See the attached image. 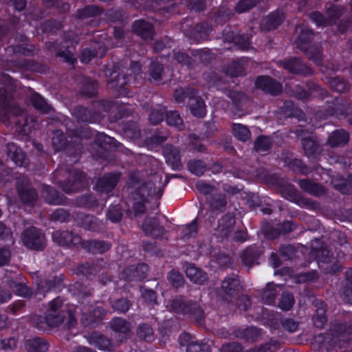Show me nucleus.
Segmentation results:
<instances>
[{
	"mask_svg": "<svg viewBox=\"0 0 352 352\" xmlns=\"http://www.w3.org/2000/svg\"><path fill=\"white\" fill-rule=\"evenodd\" d=\"M16 188L19 197L24 204L32 205L37 198L35 190L30 185L29 179L25 177L17 179Z\"/></svg>",
	"mask_w": 352,
	"mask_h": 352,
	"instance_id": "obj_10",
	"label": "nucleus"
},
{
	"mask_svg": "<svg viewBox=\"0 0 352 352\" xmlns=\"http://www.w3.org/2000/svg\"><path fill=\"white\" fill-rule=\"evenodd\" d=\"M113 139L103 133H98L95 136V142L100 146L107 144H111Z\"/></svg>",
	"mask_w": 352,
	"mask_h": 352,
	"instance_id": "obj_63",
	"label": "nucleus"
},
{
	"mask_svg": "<svg viewBox=\"0 0 352 352\" xmlns=\"http://www.w3.org/2000/svg\"><path fill=\"white\" fill-rule=\"evenodd\" d=\"M283 19V14L280 11L272 13L263 20V28L267 30L275 29Z\"/></svg>",
	"mask_w": 352,
	"mask_h": 352,
	"instance_id": "obj_29",
	"label": "nucleus"
},
{
	"mask_svg": "<svg viewBox=\"0 0 352 352\" xmlns=\"http://www.w3.org/2000/svg\"><path fill=\"white\" fill-rule=\"evenodd\" d=\"M110 76L111 79L108 80L109 85L111 88L117 89L120 95L129 96L126 89L124 88V86L128 82L126 77L116 70L110 73Z\"/></svg>",
	"mask_w": 352,
	"mask_h": 352,
	"instance_id": "obj_17",
	"label": "nucleus"
},
{
	"mask_svg": "<svg viewBox=\"0 0 352 352\" xmlns=\"http://www.w3.org/2000/svg\"><path fill=\"white\" fill-rule=\"evenodd\" d=\"M80 245L85 250L94 254H102L110 248L109 243L97 240L87 241L86 242L82 241Z\"/></svg>",
	"mask_w": 352,
	"mask_h": 352,
	"instance_id": "obj_26",
	"label": "nucleus"
},
{
	"mask_svg": "<svg viewBox=\"0 0 352 352\" xmlns=\"http://www.w3.org/2000/svg\"><path fill=\"white\" fill-rule=\"evenodd\" d=\"M241 289L240 280L237 276L233 274L225 278L222 281L218 294L222 299L227 302H230L233 297L238 295Z\"/></svg>",
	"mask_w": 352,
	"mask_h": 352,
	"instance_id": "obj_4",
	"label": "nucleus"
},
{
	"mask_svg": "<svg viewBox=\"0 0 352 352\" xmlns=\"http://www.w3.org/2000/svg\"><path fill=\"white\" fill-rule=\"evenodd\" d=\"M171 309L178 314H191L195 318L202 316V310L195 302L186 301L182 297H177L171 302Z\"/></svg>",
	"mask_w": 352,
	"mask_h": 352,
	"instance_id": "obj_7",
	"label": "nucleus"
},
{
	"mask_svg": "<svg viewBox=\"0 0 352 352\" xmlns=\"http://www.w3.org/2000/svg\"><path fill=\"white\" fill-rule=\"evenodd\" d=\"M96 47L98 48L97 51L96 47L93 51L87 49L83 50L81 56L82 63H88L93 57L98 56L102 58L106 52V48L104 44L102 43H97Z\"/></svg>",
	"mask_w": 352,
	"mask_h": 352,
	"instance_id": "obj_30",
	"label": "nucleus"
},
{
	"mask_svg": "<svg viewBox=\"0 0 352 352\" xmlns=\"http://www.w3.org/2000/svg\"><path fill=\"white\" fill-rule=\"evenodd\" d=\"M107 217L112 222H118L121 220L122 213L118 206H112L109 209Z\"/></svg>",
	"mask_w": 352,
	"mask_h": 352,
	"instance_id": "obj_55",
	"label": "nucleus"
},
{
	"mask_svg": "<svg viewBox=\"0 0 352 352\" xmlns=\"http://www.w3.org/2000/svg\"><path fill=\"white\" fill-rule=\"evenodd\" d=\"M196 188L201 193L204 195L210 194L214 190V188L212 186L205 183L203 181H199L197 182Z\"/></svg>",
	"mask_w": 352,
	"mask_h": 352,
	"instance_id": "obj_64",
	"label": "nucleus"
},
{
	"mask_svg": "<svg viewBox=\"0 0 352 352\" xmlns=\"http://www.w3.org/2000/svg\"><path fill=\"white\" fill-rule=\"evenodd\" d=\"M42 195L49 204L58 205L63 203L62 198L58 197L57 191L51 186L43 187Z\"/></svg>",
	"mask_w": 352,
	"mask_h": 352,
	"instance_id": "obj_34",
	"label": "nucleus"
},
{
	"mask_svg": "<svg viewBox=\"0 0 352 352\" xmlns=\"http://www.w3.org/2000/svg\"><path fill=\"white\" fill-rule=\"evenodd\" d=\"M301 144L305 152L307 155L314 153L317 151L316 143L309 138H302Z\"/></svg>",
	"mask_w": 352,
	"mask_h": 352,
	"instance_id": "obj_48",
	"label": "nucleus"
},
{
	"mask_svg": "<svg viewBox=\"0 0 352 352\" xmlns=\"http://www.w3.org/2000/svg\"><path fill=\"white\" fill-rule=\"evenodd\" d=\"M9 285L13 291L16 292L20 296L28 297L30 294L28 288L20 283L12 281L9 283Z\"/></svg>",
	"mask_w": 352,
	"mask_h": 352,
	"instance_id": "obj_51",
	"label": "nucleus"
},
{
	"mask_svg": "<svg viewBox=\"0 0 352 352\" xmlns=\"http://www.w3.org/2000/svg\"><path fill=\"white\" fill-rule=\"evenodd\" d=\"M54 241L60 245H78L82 243L81 237L78 234H74L73 232L65 230H56L52 233Z\"/></svg>",
	"mask_w": 352,
	"mask_h": 352,
	"instance_id": "obj_11",
	"label": "nucleus"
},
{
	"mask_svg": "<svg viewBox=\"0 0 352 352\" xmlns=\"http://www.w3.org/2000/svg\"><path fill=\"white\" fill-rule=\"evenodd\" d=\"M120 174L110 173L105 174L97 182V189L100 192H108L113 190L120 180Z\"/></svg>",
	"mask_w": 352,
	"mask_h": 352,
	"instance_id": "obj_16",
	"label": "nucleus"
},
{
	"mask_svg": "<svg viewBox=\"0 0 352 352\" xmlns=\"http://www.w3.org/2000/svg\"><path fill=\"white\" fill-rule=\"evenodd\" d=\"M111 327L116 332L124 335L125 338L131 332L130 323L121 318H114L111 322Z\"/></svg>",
	"mask_w": 352,
	"mask_h": 352,
	"instance_id": "obj_31",
	"label": "nucleus"
},
{
	"mask_svg": "<svg viewBox=\"0 0 352 352\" xmlns=\"http://www.w3.org/2000/svg\"><path fill=\"white\" fill-rule=\"evenodd\" d=\"M94 111H74V116H75L79 122H94V120L92 118H88V116H90Z\"/></svg>",
	"mask_w": 352,
	"mask_h": 352,
	"instance_id": "obj_62",
	"label": "nucleus"
},
{
	"mask_svg": "<svg viewBox=\"0 0 352 352\" xmlns=\"http://www.w3.org/2000/svg\"><path fill=\"white\" fill-rule=\"evenodd\" d=\"M255 86L265 92L277 95L282 91V85L268 76H259L256 78Z\"/></svg>",
	"mask_w": 352,
	"mask_h": 352,
	"instance_id": "obj_12",
	"label": "nucleus"
},
{
	"mask_svg": "<svg viewBox=\"0 0 352 352\" xmlns=\"http://www.w3.org/2000/svg\"><path fill=\"white\" fill-rule=\"evenodd\" d=\"M255 4V0H241L236 6V10L238 12H243L254 6Z\"/></svg>",
	"mask_w": 352,
	"mask_h": 352,
	"instance_id": "obj_56",
	"label": "nucleus"
},
{
	"mask_svg": "<svg viewBox=\"0 0 352 352\" xmlns=\"http://www.w3.org/2000/svg\"><path fill=\"white\" fill-rule=\"evenodd\" d=\"M272 142L267 137L261 136L256 139L254 143V148L257 152H265L270 148Z\"/></svg>",
	"mask_w": 352,
	"mask_h": 352,
	"instance_id": "obj_45",
	"label": "nucleus"
},
{
	"mask_svg": "<svg viewBox=\"0 0 352 352\" xmlns=\"http://www.w3.org/2000/svg\"><path fill=\"white\" fill-rule=\"evenodd\" d=\"M21 240L25 247L36 250H42L45 243L44 234L35 227L25 230L21 235Z\"/></svg>",
	"mask_w": 352,
	"mask_h": 352,
	"instance_id": "obj_5",
	"label": "nucleus"
},
{
	"mask_svg": "<svg viewBox=\"0 0 352 352\" xmlns=\"http://www.w3.org/2000/svg\"><path fill=\"white\" fill-rule=\"evenodd\" d=\"M31 103L36 110H51L43 97L38 94H33L31 96Z\"/></svg>",
	"mask_w": 352,
	"mask_h": 352,
	"instance_id": "obj_42",
	"label": "nucleus"
},
{
	"mask_svg": "<svg viewBox=\"0 0 352 352\" xmlns=\"http://www.w3.org/2000/svg\"><path fill=\"white\" fill-rule=\"evenodd\" d=\"M96 345L99 349L104 351L112 350V344L108 338L102 335L96 336Z\"/></svg>",
	"mask_w": 352,
	"mask_h": 352,
	"instance_id": "obj_50",
	"label": "nucleus"
},
{
	"mask_svg": "<svg viewBox=\"0 0 352 352\" xmlns=\"http://www.w3.org/2000/svg\"><path fill=\"white\" fill-rule=\"evenodd\" d=\"M62 305L63 301L59 298L52 300L50 304V308L47 311L45 318L44 319L41 317L38 318L37 328L44 330L48 327H57L60 325L65 316V311L60 310Z\"/></svg>",
	"mask_w": 352,
	"mask_h": 352,
	"instance_id": "obj_3",
	"label": "nucleus"
},
{
	"mask_svg": "<svg viewBox=\"0 0 352 352\" xmlns=\"http://www.w3.org/2000/svg\"><path fill=\"white\" fill-rule=\"evenodd\" d=\"M349 140V134L343 129L333 131L328 138L327 144L331 147L342 146Z\"/></svg>",
	"mask_w": 352,
	"mask_h": 352,
	"instance_id": "obj_21",
	"label": "nucleus"
},
{
	"mask_svg": "<svg viewBox=\"0 0 352 352\" xmlns=\"http://www.w3.org/2000/svg\"><path fill=\"white\" fill-rule=\"evenodd\" d=\"M174 97L178 102H183L188 98L190 110H203L205 109L204 100L201 97L197 96L195 92L190 87L177 89L175 91Z\"/></svg>",
	"mask_w": 352,
	"mask_h": 352,
	"instance_id": "obj_6",
	"label": "nucleus"
},
{
	"mask_svg": "<svg viewBox=\"0 0 352 352\" xmlns=\"http://www.w3.org/2000/svg\"><path fill=\"white\" fill-rule=\"evenodd\" d=\"M24 111H0V120L5 124L14 123L22 128V130L26 133L31 131L29 126L28 119Z\"/></svg>",
	"mask_w": 352,
	"mask_h": 352,
	"instance_id": "obj_9",
	"label": "nucleus"
},
{
	"mask_svg": "<svg viewBox=\"0 0 352 352\" xmlns=\"http://www.w3.org/2000/svg\"><path fill=\"white\" fill-rule=\"evenodd\" d=\"M316 245H311V254L317 259L319 267L325 273H335L341 268L340 259L343 258L344 253L338 254L337 257L330 255V250L327 246L321 245L318 248L319 241H316Z\"/></svg>",
	"mask_w": 352,
	"mask_h": 352,
	"instance_id": "obj_1",
	"label": "nucleus"
},
{
	"mask_svg": "<svg viewBox=\"0 0 352 352\" xmlns=\"http://www.w3.org/2000/svg\"><path fill=\"white\" fill-rule=\"evenodd\" d=\"M77 221L80 226L91 231L99 230L102 227L101 221L91 215L78 214Z\"/></svg>",
	"mask_w": 352,
	"mask_h": 352,
	"instance_id": "obj_19",
	"label": "nucleus"
},
{
	"mask_svg": "<svg viewBox=\"0 0 352 352\" xmlns=\"http://www.w3.org/2000/svg\"><path fill=\"white\" fill-rule=\"evenodd\" d=\"M284 68L294 74H307L305 65L300 59H290L284 63Z\"/></svg>",
	"mask_w": 352,
	"mask_h": 352,
	"instance_id": "obj_33",
	"label": "nucleus"
},
{
	"mask_svg": "<svg viewBox=\"0 0 352 352\" xmlns=\"http://www.w3.org/2000/svg\"><path fill=\"white\" fill-rule=\"evenodd\" d=\"M232 131L234 137L242 142L248 140L251 136L250 130L241 124H234Z\"/></svg>",
	"mask_w": 352,
	"mask_h": 352,
	"instance_id": "obj_37",
	"label": "nucleus"
},
{
	"mask_svg": "<svg viewBox=\"0 0 352 352\" xmlns=\"http://www.w3.org/2000/svg\"><path fill=\"white\" fill-rule=\"evenodd\" d=\"M303 39L304 34L300 35L296 41L298 47L305 52L309 59L317 63L321 58V52L320 50L313 46L307 47L306 45H307V41H304Z\"/></svg>",
	"mask_w": 352,
	"mask_h": 352,
	"instance_id": "obj_22",
	"label": "nucleus"
},
{
	"mask_svg": "<svg viewBox=\"0 0 352 352\" xmlns=\"http://www.w3.org/2000/svg\"><path fill=\"white\" fill-rule=\"evenodd\" d=\"M164 153L166 162L170 164L173 168H179L181 166V158L177 148L172 146H167L164 149Z\"/></svg>",
	"mask_w": 352,
	"mask_h": 352,
	"instance_id": "obj_28",
	"label": "nucleus"
},
{
	"mask_svg": "<svg viewBox=\"0 0 352 352\" xmlns=\"http://www.w3.org/2000/svg\"><path fill=\"white\" fill-rule=\"evenodd\" d=\"M243 335L248 341L253 342L260 335V331L257 328L250 327L244 331Z\"/></svg>",
	"mask_w": 352,
	"mask_h": 352,
	"instance_id": "obj_57",
	"label": "nucleus"
},
{
	"mask_svg": "<svg viewBox=\"0 0 352 352\" xmlns=\"http://www.w3.org/2000/svg\"><path fill=\"white\" fill-rule=\"evenodd\" d=\"M162 71V66L160 63L153 62L151 66L150 72L151 76L154 80L160 79Z\"/></svg>",
	"mask_w": 352,
	"mask_h": 352,
	"instance_id": "obj_61",
	"label": "nucleus"
},
{
	"mask_svg": "<svg viewBox=\"0 0 352 352\" xmlns=\"http://www.w3.org/2000/svg\"><path fill=\"white\" fill-rule=\"evenodd\" d=\"M321 177L326 182H328L329 179L334 188L343 194L350 193L352 191V175H349L347 179H344L340 175H331V171L329 170H322Z\"/></svg>",
	"mask_w": 352,
	"mask_h": 352,
	"instance_id": "obj_8",
	"label": "nucleus"
},
{
	"mask_svg": "<svg viewBox=\"0 0 352 352\" xmlns=\"http://www.w3.org/2000/svg\"><path fill=\"white\" fill-rule=\"evenodd\" d=\"M24 347L28 352H46L48 351L49 344L43 338H33L26 340Z\"/></svg>",
	"mask_w": 352,
	"mask_h": 352,
	"instance_id": "obj_23",
	"label": "nucleus"
},
{
	"mask_svg": "<svg viewBox=\"0 0 352 352\" xmlns=\"http://www.w3.org/2000/svg\"><path fill=\"white\" fill-rule=\"evenodd\" d=\"M298 184L304 191L315 196L323 195L326 192L324 187L309 179L299 180Z\"/></svg>",
	"mask_w": 352,
	"mask_h": 352,
	"instance_id": "obj_25",
	"label": "nucleus"
},
{
	"mask_svg": "<svg viewBox=\"0 0 352 352\" xmlns=\"http://www.w3.org/2000/svg\"><path fill=\"white\" fill-rule=\"evenodd\" d=\"M235 223V219L231 214L224 215L219 221L217 231L221 237L230 236L232 230Z\"/></svg>",
	"mask_w": 352,
	"mask_h": 352,
	"instance_id": "obj_20",
	"label": "nucleus"
},
{
	"mask_svg": "<svg viewBox=\"0 0 352 352\" xmlns=\"http://www.w3.org/2000/svg\"><path fill=\"white\" fill-rule=\"evenodd\" d=\"M197 232V220L194 219L190 223L187 225L183 230L184 235L186 237L194 236Z\"/></svg>",
	"mask_w": 352,
	"mask_h": 352,
	"instance_id": "obj_58",
	"label": "nucleus"
},
{
	"mask_svg": "<svg viewBox=\"0 0 352 352\" xmlns=\"http://www.w3.org/2000/svg\"><path fill=\"white\" fill-rule=\"evenodd\" d=\"M6 153L8 157L10 158L16 166H27L28 160L25 154L14 143H9L6 145Z\"/></svg>",
	"mask_w": 352,
	"mask_h": 352,
	"instance_id": "obj_14",
	"label": "nucleus"
},
{
	"mask_svg": "<svg viewBox=\"0 0 352 352\" xmlns=\"http://www.w3.org/2000/svg\"><path fill=\"white\" fill-rule=\"evenodd\" d=\"M163 189L158 188L156 192V197L160 199L163 195ZM155 193V184L148 182L140 186L133 195L134 203L133 210L135 216L142 214L145 211L144 204L148 201L149 197H152Z\"/></svg>",
	"mask_w": 352,
	"mask_h": 352,
	"instance_id": "obj_2",
	"label": "nucleus"
},
{
	"mask_svg": "<svg viewBox=\"0 0 352 352\" xmlns=\"http://www.w3.org/2000/svg\"><path fill=\"white\" fill-rule=\"evenodd\" d=\"M276 294V285L268 283L265 289L263 291L261 296L262 301L266 305H272L274 302Z\"/></svg>",
	"mask_w": 352,
	"mask_h": 352,
	"instance_id": "obj_36",
	"label": "nucleus"
},
{
	"mask_svg": "<svg viewBox=\"0 0 352 352\" xmlns=\"http://www.w3.org/2000/svg\"><path fill=\"white\" fill-rule=\"evenodd\" d=\"M226 199L223 195L218 194L212 196L210 200V205L213 210H221L226 205Z\"/></svg>",
	"mask_w": 352,
	"mask_h": 352,
	"instance_id": "obj_44",
	"label": "nucleus"
},
{
	"mask_svg": "<svg viewBox=\"0 0 352 352\" xmlns=\"http://www.w3.org/2000/svg\"><path fill=\"white\" fill-rule=\"evenodd\" d=\"M106 314L105 310L101 307H97L90 316L87 317L83 315L82 322L85 325H92L97 318H101Z\"/></svg>",
	"mask_w": 352,
	"mask_h": 352,
	"instance_id": "obj_39",
	"label": "nucleus"
},
{
	"mask_svg": "<svg viewBox=\"0 0 352 352\" xmlns=\"http://www.w3.org/2000/svg\"><path fill=\"white\" fill-rule=\"evenodd\" d=\"M148 270L147 265L144 263L136 267L131 266L122 272V277L129 280H141L146 276Z\"/></svg>",
	"mask_w": 352,
	"mask_h": 352,
	"instance_id": "obj_18",
	"label": "nucleus"
},
{
	"mask_svg": "<svg viewBox=\"0 0 352 352\" xmlns=\"http://www.w3.org/2000/svg\"><path fill=\"white\" fill-rule=\"evenodd\" d=\"M168 279L174 287H179L184 282L183 276L175 270L171 271L168 274Z\"/></svg>",
	"mask_w": 352,
	"mask_h": 352,
	"instance_id": "obj_53",
	"label": "nucleus"
},
{
	"mask_svg": "<svg viewBox=\"0 0 352 352\" xmlns=\"http://www.w3.org/2000/svg\"><path fill=\"white\" fill-rule=\"evenodd\" d=\"M295 300L293 295L287 292L282 294L278 302V307L283 311L289 310L294 305Z\"/></svg>",
	"mask_w": 352,
	"mask_h": 352,
	"instance_id": "obj_40",
	"label": "nucleus"
},
{
	"mask_svg": "<svg viewBox=\"0 0 352 352\" xmlns=\"http://www.w3.org/2000/svg\"><path fill=\"white\" fill-rule=\"evenodd\" d=\"M242 346L237 342H229L224 344L221 349V352H241Z\"/></svg>",
	"mask_w": 352,
	"mask_h": 352,
	"instance_id": "obj_59",
	"label": "nucleus"
},
{
	"mask_svg": "<svg viewBox=\"0 0 352 352\" xmlns=\"http://www.w3.org/2000/svg\"><path fill=\"white\" fill-rule=\"evenodd\" d=\"M67 140H66L63 132L61 130L54 131L52 138V146L55 151H60L65 148Z\"/></svg>",
	"mask_w": 352,
	"mask_h": 352,
	"instance_id": "obj_35",
	"label": "nucleus"
},
{
	"mask_svg": "<svg viewBox=\"0 0 352 352\" xmlns=\"http://www.w3.org/2000/svg\"><path fill=\"white\" fill-rule=\"evenodd\" d=\"M189 170L198 176L202 175L206 170V166L202 161L192 160L188 163Z\"/></svg>",
	"mask_w": 352,
	"mask_h": 352,
	"instance_id": "obj_46",
	"label": "nucleus"
},
{
	"mask_svg": "<svg viewBox=\"0 0 352 352\" xmlns=\"http://www.w3.org/2000/svg\"><path fill=\"white\" fill-rule=\"evenodd\" d=\"M133 30L144 39L151 37L153 33V25L144 20L136 21L133 23Z\"/></svg>",
	"mask_w": 352,
	"mask_h": 352,
	"instance_id": "obj_27",
	"label": "nucleus"
},
{
	"mask_svg": "<svg viewBox=\"0 0 352 352\" xmlns=\"http://www.w3.org/2000/svg\"><path fill=\"white\" fill-rule=\"evenodd\" d=\"M98 89V83L94 80H87L82 89V94L88 97L95 95Z\"/></svg>",
	"mask_w": 352,
	"mask_h": 352,
	"instance_id": "obj_47",
	"label": "nucleus"
},
{
	"mask_svg": "<svg viewBox=\"0 0 352 352\" xmlns=\"http://www.w3.org/2000/svg\"><path fill=\"white\" fill-rule=\"evenodd\" d=\"M112 307L116 311L124 313L129 310L130 303L128 300L120 298L112 304Z\"/></svg>",
	"mask_w": 352,
	"mask_h": 352,
	"instance_id": "obj_52",
	"label": "nucleus"
},
{
	"mask_svg": "<svg viewBox=\"0 0 352 352\" xmlns=\"http://www.w3.org/2000/svg\"><path fill=\"white\" fill-rule=\"evenodd\" d=\"M316 306V314L313 316L314 324L317 328H322L327 322L325 317V305L321 301L317 302Z\"/></svg>",
	"mask_w": 352,
	"mask_h": 352,
	"instance_id": "obj_32",
	"label": "nucleus"
},
{
	"mask_svg": "<svg viewBox=\"0 0 352 352\" xmlns=\"http://www.w3.org/2000/svg\"><path fill=\"white\" fill-rule=\"evenodd\" d=\"M186 274L192 282L197 284L201 285L208 280L207 274L192 264L186 267Z\"/></svg>",
	"mask_w": 352,
	"mask_h": 352,
	"instance_id": "obj_24",
	"label": "nucleus"
},
{
	"mask_svg": "<svg viewBox=\"0 0 352 352\" xmlns=\"http://www.w3.org/2000/svg\"><path fill=\"white\" fill-rule=\"evenodd\" d=\"M166 122L170 126H174L178 129L182 126V120L178 113V111H166Z\"/></svg>",
	"mask_w": 352,
	"mask_h": 352,
	"instance_id": "obj_43",
	"label": "nucleus"
},
{
	"mask_svg": "<svg viewBox=\"0 0 352 352\" xmlns=\"http://www.w3.org/2000/svg\"><path fill=\"white\" fill-rule=\"evenodd\" d=\"M279 252L285 259H289L294 255L296 250L293 245H287L282 246Z\"/></svg>",
	"mask_w": 352,
	"mask_h": 352,
	"instance_id": "obj_60",
	"label": "nucleus"
},
{
	"mask_svg": "<svg viewBox=\"0 0 352 352\" xmlns=\"http://www.w3.org/2000/svg\"><path fill=\"white\" fill-rule=\"evenodd\" d=\"M69 215L67 210L63 208L56 209L52 214V219L55 221H58L60 222L67 221L69 220Z\"/></svg>",
	"mask_w": 352,
	"mask_h": 352,
	"instance_id": "obj_54",
	"label": "nucleus"
},
{
	"mask_svg": "<svg viewBox=\"0 0 352 352\" xmlns=\"http://www.w3.org/2000/svg\"><path fill=\"white\" fill-rule=\"evenodd\" d=\"M74 179L72 182L69 180L66 184L60 183V187L66 193H72L80 190L87 184V182L83 173L78 170H74Z\"/></svg>",
	"mask_w": 352,
	"mask_h": 352,
	"instance_id": "obj_13",
	"label": "nucleus"
},
{
	"mask_svg": "<svg viewBox=\"0 0 352 352\" xmlns=\"http://www.w3.org/2000/svg\"><path fill=\"white\" fill-rule=\"evenodd\" d=\"M138 335L147 342H151L153 340V330L147 324H142L138 327Z\"/></svg>",
	"mask_w": 352,
	"mask_h": 352,
	"instance_id": "obj_41",
	"label": "nucleus"
},
{
	"mask_svg": "<svg viewBox=\"0 0 352 352\" xmlns=\"http://www.w3.org/2000/svg\"><path fill=\"white\" fill-rule=\"evenodd\" d=\"M186 352H209V346L206 343L192 342L188 344Z\"/></svg>",
	"mask_w": 352,
	"mask_h": 352,
	"instance_id": "obj_49",
	"label": "nucleus"
},
{
	"mask_svg": "<svg viewBox=\"0 0 352 352\" xmlns=\"http://www.w3.org/2000/svg\"><path fill=\"white\" fill-rule=\"evenodd\" d=\"M259 254L255 251L252 248L245 250L242 255L241 258L243 263L248 266H252L254 264H258L256 260L258 259Z\"/></svg>",
	"mask_w": 352,
	"mask_h": 352,
	"instance_id": "obj_38",
	"label": "nucleus"
},
{
	"mask_svg": "<svg viewBox=\"0 0 352 352\" xmlns=\"http://www.w3.org/2000/svg\"><path fill=\"white\" fill-rule=\"evenodd\" d=\"M144 233L155 238H162L166 231L155 218H148L142 226Z\"/></svg>",
	"mask_w": 352,
	"mask_h": 352,
	"instance_id": "obj_15",
	"label": "nucleus"
}]
</instances>
